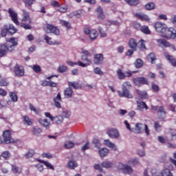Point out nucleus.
<instances>
[{"label":"nucleus","instance_id":"4d7b16f0","mask_svg":"<svg viewBox=\"0 0 176 176\" xmlns=\"http://www.w3.org/2000/svg\"><path fill=\"white\" fill-rule=\"evenodd\" d=\"M10 152H9L8 151H4L1 153V157H3L6 160H8V159H10Z\"/></svg>","mask_w":176,"mask_h":176},{"label":"nucleus","instance_id":"58836bf2","mask_svg":"<svg viewBox=\"0 0 176 176\" xmlns=\"http://www.w3.org/2000/svg\"><path fill=\"white\" fill-rule=\"evenodd\" d=\"M57 71L60 74H64V72H67L68 71V67L65 65H60L58 66Z\"/></svg>","mask_w":176,"mask_h":176},{"label":"nucleus","instance_id":"a19ab883","mask_svg":"<svg viewBox=\"0 0 176 176\" xmlns=\"http://www.w3.org/2000/svg\"><path fill=\"white\" fill-rule=\"evenodd\" d=\"M128 3L130 6H137L140 5V0H124Z\"/></svg>","mask_w":176,"mask_h":176},{"label":"nucleus","instance_id":"f8f14e48","mask_svg":"<svg viewBox=\"0 0 176 176\" xmlns=\"http://www.w3.org/2000/svg\"><path fill=\"white\" fill-rule=\"evenodd\" d=\"M162 38H166L167 39H175L176 38V29L170 28L167 29L166 32L165 34L162 35Z\"/></svg>","mask_w":176,"mask_h":176},{"label":"nucleus","instance_id":"0e129e2a","mask_svg":"<svg viewBox=\"0 0 176 176\" xmlns=\"http://www.w3.org/2000/svg\"><path fill=\"white\" fill-rule=\"evenodd\" d=\"M151 87L153 91H154L155 93H157V91H159L160 90L159 85L155 84V82L151 83Z\"/></svg>","mask_w":176,"mask_h":176},{"label":"nucleus","instance_id":"f03ea898","mask_svg":"<svg viewBox=\"0 0 176 176\" xmlns=\"http://www.w3.org/2000/svg\"><path fill=\"white\" fill-rule=\"evenodd\" d=\"M23 15L21 19V23H20L21 27L25 28V30H31V23L32 20L31 16H30V12H27L25 10H23Z\"/></svg>","mask_w":176,"mask_h":176},{"label":"nucleus","instance_id":"cd10ccee","mask_svg":"<svg viewBox=\"0 0 176 176\" xmlns=\"http://www.w3.org/2000/svg\"><path fill=\"white\" fill-rule=\"evenodd\" d=\"M164 56L173 67H176V60L174 56L169 55L167 52H164Z\"/></svg>","mask_w":176,"mask_h":176},{"label":"nucleus","instance_id":"4be33fe9","mask_svg":"<svg viewBox=\"0 0 176 176\" xmlns=\"http://www.w3.org/2000/svg\"><path fill=\"white\" fill-rule=\"evenodd\" d=\"M102 61H104V55L102 54H96L94 55V64L99 65V64H102Z\"/></svg>","mask_w":176,"mask_h":176},{"label":"nucleus","instance_id":"de8ad7c7","mask_svg":"<svg viewBox=\"0 0 176 176\" xmlns=\"http://www.w3.org/2000/svg\"><path fill=\"white\" fill-rule=\"evenodd\" d=\"M29 109H30V111H33V112H34V113H36V115L41 113V109H39V108H36L32 104L29 105Z\"/></svg>","mask_w":176,"mask_h":176},{"label":"nucleus","instance_id":"13d9d810","mask_svg":"<svg viewBox=\"0 0 176 176\" xmlns=\"http://www.w3.org/2000/svg\"><path fill=\"white\" fill-rule=\"evenodd\" d=\"M60 23L61 25H63V27H66L67 28H71V23H69V22L65 20H60Z\"/></svg>","mask_w":176,"mask_h":176},{"label":"nucleus","instance_id":"680f3d73","mask_svg":"<svg viewBox=\"0 0 176 176\" xmlns=\"http://www.w3.org/2000/svg\"><path fill=\"white\" fill-rule=\"evenodd\" d=\"M137 154L138 155V156H140V157H144L146 155V153H145V150L144 149H138L137 151Z\"/></svg>","mask_w":176,"mask_h":176},{"label":"nucleus","instance_id":"7ed1b4c3","mask_svg":"<svg viewBox=\"0 0 176 176\" xmlns=\"http://www.w3.org/2000/svg\"><path fill=\"white\" fill-rule=\"evenodd\" d=\"M3 140H2L1 138H0V144H17V142H20L19 140H14L13 138H12V131L7 130L3 131Z\"/></svg>","mask_w":176,"mask_h":176},{"label":"nucleus","instance_id":"9b49d317","mask_svg":"<svg viewBox=\"0 0 176 176\" xmlns=\"http://www.w3.org/2000/svg\"><path fill=\"white\" fill-rule=\"evenodd\" d=\"M107 134L110 138L114 140H118L120 137V133H119V131L116 128H111L107 130Z\"/></svg>","mask_w":176,"mask_h":176},{"label":"nucleus","instance_id":"bf43d9fd","mask_svg":"<svg viewBox=\"0 0 176 176\" xmlns=\"http://www.w3.org/2000/svg\"><path fill=\"white\" fill-rule=\"evenodd\" d=\"M94 72L96 75H100V76H102V75H104V72L102 71H101V68H100V67H96L94 69Z\"/></svg>","mask_w":176,"mask_h":176},{"label":"nucleus","instance_id":"603ef678","mask_svg":"<svg viewBox=\"0 0 176 176\" xmlns=\"http://www.w3.org/2000/svg\"><path fill=\"white\" fill-rule=\"evenodd\" d=\"M69 87H73V89H79V84L76 82H68Z\"/></svg>","mask_w":176,"mask_h":176},{"label":"nucleus","instance_id":"4c0bfd02","mask_svg":"<svg viewBox=\"0 0 176 176\" xmlns=\"http://www.w3.org/2000/svg\"><path fill=\"white\" fill-rule=\"evenodd\" d=\"M144 109H148V106L146 104L142 101L138 102V109L139 111H142Z\"/></svg>","mask_w":176,"mask_h":176},{"label":"nucleus","instance_id":"6e6552de","mask_svg":"<svg viewBox=\"0 0 176 176\" xmlns=\"http://www.w3.org/2000/svg\"><path fill=\"white\" fill-rule=\"evenodd\" d=\"M84 33L89 36L91 41H96L98 38V32L94 29L84 28Z\"/></svg>","mask_w":176,"mask_h":176},{"label":"nucleus","instance_id":"5701e85b","mask_svg":"<svg viewBox=\"0 0 176 176\" xmlns=\"http://www.w3.org/2000/svg\"><path fill=\"white\" fill-rule=\"evenodd\" d=\"M42 133H43V130L39 126H34L32 129V134L35 137H41Z\"/></svg>","mask_w":176,"mask_h":176},{"label":"nucleus","instance_id":"8fccbe9b","mask_svg":"<svg viewBox=\"0 0 176 176\" xmlns=\"http://www.w3.org/2000/svg\"><path fill=\"white\" fill-rule=\"evenodd\" d=\"M12 166V170L13 173H15L16 174H20L21 173V168L16 166V165H11Z\"/></svg>","mask_w":176,"mask_h":176},{"label":"nucleus","instance_id":"a211bd4d","mask_svg":"<svg viewBox=\"0 0 176 176\" xmlns=\"http://www.w3.org/2000/svg\"><path fill=\"white\" fill-rule=\"evenodd\" d=\"M143 176H157V169L152 168V169H144L143 172Z\"/></svg>","mask_w":176,"mask_h":176},{"label":"nucleus","instance_id":"4468645a","mask_svg":"<svg viewBox=\"0 0 176 176\" xmlns=\"http://www.w3.org/2000/svg\"><path fill=\"white\" fill-rule=\"evenodd\" d=\"M135 86L140 87L141 85H148V80L145 77H138L133 79Z\"/></svg>","mask_w":176,"mask_h":176},{"label":"nucleus","instance_id":"72a5a7b5","mask_svg":"<svg viewBox=\"0 0 176 176\" xmlns=\"http://www.w3.org/2000/svg\"><path fill=\"white\" fill-rule=\"evenodd\" d=\"M9 52L8 48L5 46V44L0 46V57H3Z\"/></svg>","mask_w":176,"mask_h":176},{"label":"nucleus","instance_id":"1a4fd4ad","mask_svg":"<svg viewBox=\"0 0 176 176\" xmlns=\"http://www.w3.org/2000/svg\"><path fill=\"white\" fill-rule=\"evenodd\" d=\"M118 170H121V171L124 174H133V168H131V165H129L127 164H118Z\"/></svg>","mask_w":176,"mask_h":176},{"label":"nucleus","instance_id":"c9c22d12","mask_svg":"<svg viewBox=\"0 0 176 176\" xmlns=\"http://www.w3.org/2000/svg\"><path fill=\"white\" fill-rule=\"evenodd\" d=\"M9 34H16L17 32V29L14 27V25L10 24L9 25H6Z\"/></svg>","mask_w":176,"mask_h":176},{"label":"nucleus","instance_id":"423d86ee","mask_svg":"<svg viewBox=\"0 0 176 176\" xmlns=\"http://www.w3.org/2000/svg\"><path fill=\"white\" fill-rule=\"evenodd\" d=\"M80 58L81 60L78 61V65L79 67L86 68L87 67H89V65H91V64H93V59L91 58V56H81Z\"/></svg>","mask_w":176,"mask_h":176},{"label":"nucleus","instance_id":"7c9ffc66","mask_svg":"<svg viewBox=\"0 0 176 176\" xmlns=\"http://www.w3.org/2000/svg\"><path fill=\"white\" fill-rule=\"evenodd\" d=\"M98 153L100 157L103 158L109 153V149L107 148H102L98 150Z\"/></svg>","mask_w":176,"mask_h":176},{"label":"nucleus","instance_id":"052dcab7","mask_svg":"<svg viewBox=\"0 0 176 176\" xmlns=\"http://www.w3.org/2000/svg\"><path fill=\"white\" fill-rule=\"evenodd\" d=\"M92 143L94 144V145H95L96 148H101V142H100V140H98V139H94Z\"/></svg>","mask_w":176,"mask_h":176},{"label":"nucleus","instance_id":"a18cd8bd","mask_svg":"<svg viewBox=\"0 0 176 176\" xmlns=\"http://www.w3.org/2000/svg\"><path fill=\"white\" fill-rule=\"evenodd\" d=\"M34 155H35V150L30 149L28 151V152L24 155V156H25V157H26V159H30V158L32 157V156H34Z\"/></svg>","mask_w":176,"mask_h":176},{"label":"nucleus","instance_id":"9d476101","mask_svg":"<svg viewBox=\"0 0 176 176\" xmlns=\"http://www.w3.org/2000/svg\"><path fill=\"white\" fill-rule=\"evenodd\" d=\"M156 42L160 47H162V46H164V47H171L173 50L175 51V45H172L163 38H158L156 40Z\"/></svg>","mask_w":176,"mask_h":176},{"label":"nucleus","instance_id":"ddd939ff","mask_svg":"<svg viewBox=\"0 0 176 176\" xmlns=\"http://www.w3.org/2000/svg\"><path fill=\"white\" fill-rule=\"evenodd\" d=\"M8 12L13 23H14V24H16V25H19L20 23H19V19H17V12H16V11H14V10H13L12 8H9Z\"/></svg>","mask_w":176,"mask_h":176},{"label":"nucleus","instance_id":"f704fd0d","mask_svg":"<svg viewBox=\"0 0 176 176\" xmlns=\"http://www.w3.org/2000/svg\"><path fill=\"white\" fill-rule=\"evenodd\" d=\"M63 120H64L63 116H59L54 117L52 122H54V123H56V124H60V123H63Z\"/></svg>","mask_w":176,"mask_h":176},{"label":"nucleus","instance_id":"b1692460","mask_svg":"<svg viewBox=\"0 0 176 176\" xmlns=\"http://www.w3.org/2000/svg\"><path fill=\"white\" fill-rule=\"evenodd\" d=\"M135 17L142 20V21H151V17L149 15L144 14V13H136L135 14Z\"/></svg>","mask_w":176,"mask_h":176},{"label":"nucleus","instance_id":"0eeeda50","mask_svg":"<svg viewBox=\"0 0 176 176\" xmlns=\"http://www.w3.org/2000/svg\"><path fill=\"white\" fill-rule=\"evenodd\" d=\"M18 42L19 41L17 40V38H10L6 41L4 45L8 52H13L14 47L17 46Z\"/></svg>","mask_w":176,"mask_h":176},{"label":"nucleus","instance_id":"f3484780","mask_svg":"<svg viewBox=\"0 0 176 176\" xmlns=\"http://www.w3.org/2000/svg\"><path fill=\"white\" fill-rule=\"evenodd\" d=\"M46 29L51 32V34H54V35H60V30L51 24L46 25Z\"/></svg>","mask_w":176,"mask_h":176},{"label":"nucleus","instance_id":"a878e982","mask_svg":"<svg viewBox=\"0 0 176 176\" xmlns=\"http://www.w3.org/2000/svg\"><path fill=\"white\" fill-rule=\"evenodd\" d=\"M157 176H173V173L168 168L162 169L160 172L157 170Z\"/></svg>","mask_w":176,"mask_h":176},{"label":"nucleus","instance_id":"c85d7f7f","mask_svg":"<svg viewBox=\"0 0 176 176\" xmlns=\"http://www.w3.org/2000/svg\"><path fill=\"white\" fill-rule=\"evenodd\" d=\"M78 166V162H76V161L74 160L69 161V162L66 165L67 168H69L70 170H75V168H76Z\"/></svg>","mask_w":176,"mask_h":176},{"label":"nucleus","instance_id":"5fc2aeb1","mask_svg":"<svg viewBox=\"0 0 176 176\" xmlns=\"http://www.w3.org/2000/svg\"><path fill=\"white\" fill-rule=\"evenodd\" d=\"M142 65H144V62L141 59H137L135 62V67L137 68H142Z\"/></svg>","mask_w":176,"mask_h":176},{"label":"nucleus","instance_id":"c756f323","mask_svg":"<svg viewBox=\"0 0 176 176\" xmlns=\"http://www.w3.org/2000/svg\"><path fill=\"white\" fill-rule=\"evenodd\" d=\"M157 116L159 119H164L166 118V110L163 107H160L157 111Z\"/></svg>","mask_w":176,"mask_h":176},{"label":"nucleus","instance_id":"39448f33","mask_svg":"<svg viewBox=\"0 0 176 176\" xmlns=\"http://www.w3.org/2000/svg\"><path fill=\"white\" fill-rule=\"evenodd\" d=\"M154 28L155 31L159 34H161V36L163 37V35L166 34V32H167L168 28L167 27V24L160 21H157L154 24Z\"/></svg>","mask_w":176,"mask_h":176},{"label":"nucleus","instance_id":"338daca9","mask_svg":"<svg viewBox=\"0 0 176 176\" xmlns=\"http://www.w3.org/2000/svg\"><path fill=\"white\" fill-rule=\"evenodd\" d=\"M63 116H64L66 118H69L71 116V111L69 110H63L62 113Z\"/></svg>","mask_w":176,"mask_h":176},{"label":"nucleus","instance_id":"c03bdc74","mask_svg":"<svg viewBox=\"0 0 176 176\" xmlns=\"http://www.w3.org/2000/svg\"><path fill=\"white\" fill-rule=\"evenodd\" d=\"M39 162L40 163H43V164H45V166H46L47 168L54 170V166L50 162L41 160H39Z\"/></svg>","mask_w":176,"mask_h":176},{"label":"nucleus","instance_id":"dca6fc26","mask_svg":"<svg viewBox=\"0 0 176 176\" xmlns=\"http://www.w3.org/2000/svg\"><path fill=\"white\" fill-rule=\"evenodd\" d=\"M14 72L16 76H24V67L21 65H16Z\"/></svg>","mask_w":176,"mask_h":176},{"label":"nucleus","instance_id":"ea45409f","mask_svg":"<svg viewBox=\"0 0 176 176\" xmlns=\"http://www.w3.org/2000/svg\"><path fill=\"white\" fill-rule=\"evenodd\" d=\"M128 164H129V166H136V164H138L139 161L137 158L135 157H132L130 158L128 161H127Z\"/></svg>","mask_w":176,"mask_h":176},{"label":"nucleus","instance_id":"aec40b11","mask_svg":"<svg viewBox=\"0 0 176 176\" xmlns=\"http://www.w3.org/2000/svg\"><path fill=\"white\" fill-rule=\"evenodd\" d=\"M74 94V90H72V88L69 87L64 89L63 91V95L65 98L67 100H69L72 97Z\"/></svg>","mask_w":176,"mask_h":176},{"label":"nucleus","instance_id":"6ab92c4d","mask_svg":"<svg viewBox=\"0 0 176 176\" xmlns=\"http://www.w3.org/2000/svg\"><path fill=\"white\" fill-rule=\"evenodd\" d=\"M96 12L98 20H105V14H104V10L101 6H99L96 9Z\"/></svg>","mask_w":176,"mask_h":176},{"label":"nucleus","instance_id":"e433bc0d","mask_svg":"<svg viewBox=\"0 0 176 176\" xmlns=\"http://www.w3.org/2000/svg\"><path fill=\"white\" fill-rule=\"evenodd\" d=\"M23 120L24 124H27V126H32V120L30 119L28 116H23Z\"/></svg>","mask_w":176,"mask_h":176},{"label":"nucleus","instance_id":"37998d69","mask_svg":"<svg viewBox=\"0 0 176 176\" xmlns=\"http://www.w3.org/2000/svg\"><path fill=\"white\" fill-rule=\"evenodd\" d=\"M140 31H142L143 34H146V35H151V30H149V27L146 25L142 26Z\"/></svg>","mask_w":176,"mask_h":176},{"label":"nucleus","instance_id":"79ce46f5","mask_svg":"<svg viewBox=\"0 0 176 176\" xmlns=\"http://www.w3.org/2000/svg\"><path fill=\"white\" fill-rule=\"evenodd\" d=\"M144 8L146 10H153V9H155V3L153 2L147 3L144 6Z\"/></svg>","mask_w":176,"mask_h":176},{"label":"nucleus","instance_id":"69168bd1","mask_svg":"<svg viewBox=\"0 0 176 176\" xmlns=\"http://www.w3.org/2000/svg\"><path fill=\"white\" fill-rule=\"evenodd\" d=\"M98 31H99V34H100L101 38H107V33H105L104 32V30H102V28H101V26L98 27Z\"/></svg>","mask_w":176,"mask_h":176},{"label":"nucleus","instance_id":"473e14b6","mask_svg":"<svg viewBox=\"0 0 176 176\" xmlns=\"http://www.w3.org/2000/svg\"><path fill=\"white\" fill-rule=\"evenodd\" d=\"M137 41L134 38H131L129 42V45L133 50H137V46H138Z\"/></svg>","mask_w":176,"mask_h":176},{"label":"nucleus","instance_id":"20e7f679","mask_svg":"<svg viewBox=\"0 0 176 176\" xmlns=\"http://www.w3.org/2000/svg\"><path fill=\"white\" fill-rule=\"evenodd\" d=\"M144 130L145 131V133L146 135H149L151 134V131H149L148 125L142 124L141 122H138L135 124L134 131L136 134H141V133H142Z\"/></svg>","mask_w":176,"mask_h":176},{"label":"nucleus","instance_id":"393cba45","mask_svg":"<svg viewBox=\"0 0 176 176\" xmlns=\"http://www.w3.org/2000/svg\"><path fill=\"white\" fill-rule=\"evenodd\" d=\"M44 39H45L47 45H50L52 46H55L56 45H61V42L53 41H52V38L48 36L47 35L45 36Z\"/></svg>","mask_w":176,"mask_h":176},{"label":"nucleus","instance_id":"09e8293b","mask_svg":"<svg viewBox=\"0 0 176 176\" xmlns=\"http://www.w3.org/2000/svg\"><path fill=\"white\" fill-rule=\"evenodd\" d=\"M101 166L104 168H111V167H112V162L109 161H104L102 162Z\"/></svg>","mask_w":176,"mask_h":176},{"label":"nucleus","instance_id":"f257e3e1","mask_svg":"<svg viewBox=\"0 0 176 176\" xmlns=\"http://www.w3.org/2000/svg\"><path fill=\"white\" fill-rule=\"evenodd\" d=\"M130 87H131V83L129 81L124 82L122 86V91H117L119 97L133 98V94L130 92Z\"/></svg>","mask_w":176,"mask_h":176},{"label":"nucleus","instance_id":"2f4dec72","mask_svg":"<svg viewBox=\"0 0 176 176\" xmlns=\"http://www.w3.org/2000/svg\"><path fill=\"white\" fill-rule=\"evenodd\" d=\"M136 93L138 96L142 98V100H146L148 98V93L145 91H141L140 89H136Z\"/></svg>","mask_w":176,"mask_h":176},{"label":"nucleus","instance_id":"2eb2a0df","mask_svg":"<svg viewBox=\"0 0 176 176\" xmlns=\"http://www.w3.org/2000/svg\"><path fill=\"white\" fill-rule=\"evenodd\" d=\"M103 144L104 145H105V146H107V148H110L111 151H118V146L108 139L104 140L103 142Z\"/></svg>","mask_w":176,"mask_h":176},{"label":"nucleus","instance_id":"49530a36","mask_svg":"<svg viewBox=\"0 0 176 176\" xmlns=\"http://www.w3.org/2000/svg\"><path fill=\"white\" fill-rule=\"evenodd\" d=\"M146 43V41H145L144 39H141L138 42V46H139L140 49H142V50H146V46H145Z\"/></svg>","mask_w":176,"mask_h":176},{"label":"nucleus","instance_id":"6e6d98bb","mask_svg":"<svg viewBox=\"0 0 176 176\" xmlns=\"http://www.w3.org/2000/svg\"><path fill=\"white\" fill-rule=\"evenodd\" d=\"M9 96H10V99L12 100V101L13 102H17L18 98H17V95H16L15 93L10 92Z\"/></svg>","mask_w":176,"mask_h":176},{"label":"nucleus","instance_id":"774afa93","mask_svg":"<svg viewBox=\"0 0 176 176\" xmlns=\"http://www.w3.org/2000/svg\"><path fill=\"white\" fill-rule=\"evenodd\" d=\"M32 69L36 72L37 74H38V72H41V66L38 65H34L32 67Z\"/></svg>","mask_w":176,"mask_h":176},{"label":"nucleus","instance_id":"3c124183","mask_svg":"<svg viewBox=\"0 0 176 176\" xmlns=\"http://www.w3.org/2000/svg\"><path fill=\"white\" fill-rule=\"evenodd\" d=\"M64 146L67 149H70V148H74V146H75V143H73L71 141H67L64 144Z\"/></svg>","mask_w":176,"mask_h":176},{"label":"nucleus","instance_id":"bb28decb","mask_svg":"<svg viewBox=\"0 0 176 176\" xmlns=\"http://www.w3.org/2000/svg\"><path fill=\"white\" fill-rule=\"evenodd\" d=\"M61 94L58 93L57 96L54 98V102L56 108H61Z\"/></svg>","mask_w":176,"mask_h":176},{"label":"nucleus","instance_id":"412c9836","mask_svg":"<svg viewBox=\"0 0 176 176\" xmlns=\"http://www.w3.org/2000/svg\"><path fill=\"white\" fill-rule=\"evenodd\" d=\"M38 123L42 126L43 127H45V130H49L50 129L51 123L50 122L45 118V119H39L38 120Z\"/></svg>","mask_w":176,"mask_h":176},{"label":"nucleus","instance_id":"864d4df0","mask_svg":"<svg viewBox=\"0 0 176 176\" xmlns=\"http://www.w3.org/2000/svg\"><path fill=\"white\" fill-rule=\"evenodd\" d=\"M147 59L151 61V64H153L155 60H156V56H155V54L151 53L148 55Z\"/></svg>","mask_w":176,"mask_h":176},{"label":"nucleus","instance_id":"e2e57ef3","mask_svg":"<svg viewBox=\"0 0 176 176\" xmlns=\"http://www.w3.org/2000/svg\"><path fill=\"white\" fill-rule=\"evenodd\" d=\"M117 74H118L119 79H124V78H126V76H125L124 73H123V72H122V69H118L117 71Z\"/></svg>","mask_w":176,"mask_h":176}]
</instances>
